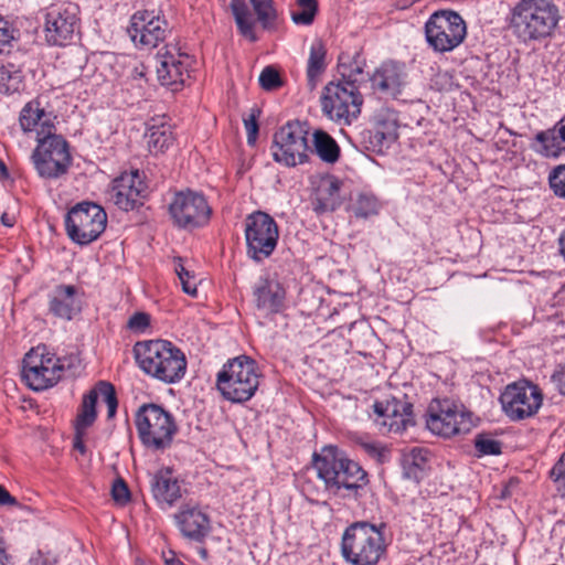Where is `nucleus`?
Wrapping results in <instances>:
<instances>
[{"label":"nucleus","mask_w":565,"mask_h":565,"mask_svg":"<svg viewBox=\"0 0 565 565\" xmlns=\"http://www.w3.org/2000/svg\"><path fill=\"white\" fill-rule=\"evenodd\" d=\"M259 377L256 361L247 355H239L223 365L217 374L216 385L225 399L244 403L255 395Z\"/></svg>","instance_id":"nucleus-5"},{"label":"nucleus","mask_w":565,"mask_h":565,"mask_svg":"<svg viewBox=\"0 0 565 565\" xmlns=\"http://www.w3.org/2000/svg\"><path fill=\"white\" fill-rule=\"evenodd\" d=\"M135 424L140 441L152 450L170 447L178 431L172 414L154 403L143 404L138 408Z\"/></svg>","instance_id":"nucleus-6"},{"label":"nucleus","mask_w":565,"mask_h":565,"mask_svg":"<svg viewBox=\"0 0 565 565\" xmlns=\"http://www.w3.org/2000/svg\"><path fill=\"white\" fill-rule=\"evenodd\" d=\"M313 147L318 157L327 163H335L340 158V147L326 131L316 130L313 134Z\"/></svg>","instance_id":"nucleus-35"},{"label":"nucleus","mask_w":565,"mask_h":565,"mask_svg":"<svg viewBox=\"0 0 565 565\" xmlns=\"http://www.w3.org/2000/svg\"><path fill=\"white\" fill-rule=\"evenodd\" d=\"M342 186L343 182L335 177L331 175L323 179L318 189L315 211L323 213L337 210L343 201V196L341 194Z\"/></svg>","instance_id":"nucleus-28"},{"label":"nucleus","mask_w":565,"mask_h":565,"mask_svg":"<svg viewBox=\"0 0 565 565\" xmlns=\"http://www.w3.org/2000/svg\"><path fill=\"white\" fill-rule=\"evenodd\" d=\"M427 427L443 437L467 434L473 427L472 414L454 401L437 399L429 405Z\"/></svg>","instance_id":"nucleus-12"},{"label":"nucleus","mask_w":565,"mask_h":565,"mask_svg":"<svg viewBox=\"0 0 565 565\" xmlns=\"http://www.w3.org/2000/svg\"><path fill=\"white\" fill-rule=\"evenodd\" d=\"M75 360L74 356L56 358L44 345L36 347L23 358L22 377L33 391H43L55 385L65 367H71Z\"/></svg>","instance_id":"nucleus-8"},{"label":"nucleus","mask_w":565,"mask_h":565,"mask_svg":"<svg viewBox=\"0 0 565 565\" xmlns=\"http://www.w3.org/2000/svg\"><path fill=\"white\" fill-rule=\"evenodd\" d=\"M212 210L202 193L190 189L175 192L169 203V215L172 223L183 230H192L205 225Z\"/></svg>","instance_id":"nucleus-15"},{"label":"nucleus","mask_w":565,"mask_h":565,"mask_svg":"<svg viewBox=\"0 0 565 565\" xmlns=\"http://www.w3.org/2000/svg\"><path fill=\"white\" fill-rule=\"evenodd\" d=\"M313 467L326 489L334 494L345 490L358 499L369 482L365 470L335 446L323 447L320 454H315Z\"/></svg>","instance_id":"nucleus-1"},{"label":"nucleus","mask_w":565,"mask_h":565,"mask_svg":"<svg viewBox=\"0 0 565 565\" xmlns=\"http://www.w3.org/2000/svg\"><path fill=\"white\" fill-rule=\"evenodd\" d=\"M150 324V316L145 312L134 313L128 321V327L135 331H143Z\"/></svg>","instance_id":"nucleus-50"},{"label":"nucleus","mask_w":565,"mask_h":565,"mask_svg":"<svg viewBox=\"0 0 565 565\" xmlns=\"http://www.w3.org/2000/svg\"><path fill=\"white\" fill-rule=\"evenodd\" d=\"M308 130L306 125L288 121L274 135L273 157L276 162L295 167L308 160Z\"/></svg>","instance_id":"nucleus-14"},{"label":"nucleus","mask_w":565,"mask_h":565,"mask_svg":"<svg viewBox=\"0 0 565 565\" xmlns=\"http://www.w3.org/2000/svg\"><path fill=\"white\" fill-rule=\"evenodd\" d=\"M175 523L182 535L202 543L211 532L210 518L195 507H183L174 514Z\"/></svg>","instance_id":"nucleus-23"},{"label":"nucleus","mask_w":565,"mask_h":565,"mask_svg":"<svg viewBox=\"0 0 565 565\" xmlns=\"http://www.w3.org/2000/svg\"><path fill=\"white\" fill-rule=\"evenodd\" d=\"M370 82L374 90L396 97L405 85L404 68L395 62H385L374 71Z\"/></svg>","instance_id":"nucleus-24"},{"label":"nucleus","mask_w":565,"mask_h":565,"mask_svg":"<svg viewBox=\"0 0 565 565\" xmlns=\"http://www.w3.org/2000/svg\"><path fill=\"white\" fill-rule=\"evenodd\" d=\"M259 85L265 90H275L282 85L278 71L273 66H266L259 75Z\"/></svg>","instance_id":"nucleus-43"},{"label":"nucleus","mask_w":565,"mask_h":565,"mask_svg":"<svg viewBox=\"0 0 565 565\" xmlns=\"http://www.w3.org/2000/svg\"><path fill=\"white\" fill-rule=\"evenodd\" d=\"M167 25V21L153 12L138 11L131 17L127 32L136 45L151 49L164 40Z\"/></svg>","instance_id":"nucleus-21"},{"label":"nucleus","mask_w":565,"mask_h":565,"mask_svg":"<svg viewBox=\"0 0 565 565\" xmlns=\"http://www.w3.org/2000/svg\"><path fill=\"white\" fill-rule=\"evenodd\" d=\"M230 7L239 33L250 42H256L258 40L254 31L256 22L245 0H232Z\"/></svg>","instance_id":"nucleus-32"},{"label":"nucleus","mask_w":565,"mask_h":565,"mask_svg":"<svg viewBox=\"0 0 565 565\" xmlns=\"http://www.w3.org/2000/svg\"><path fill=\"white\" fill-rule=\"evenodd\" d=\"M551 477L558 484L557 489L562 492V495H565V452L552 468Z\"/></svg>","instance_id":"nucleus-47"},{"label":"nucleus","mask_w":565,"mask_h":565,"mask_svg":"<svg viewBox=\"0 0 565 565\" xmlns=\"http://www.w3.org/2000/svg\"><path fill=\"white\" fill-rule=\"evenodd\" d=\"M254 303L265 316L277 315L285 308L286 290L274 278L260 277L253 288Z\"/></svg>","instance_id":"nucleus-22"},{"label":"nucleus","mask_w":565,"mask_h":565,"mask_svg":"<svg viewBox=\"0 0 565 565\" xmlns=\"http://www.w3.org/2000/svg\"><path fill=\"white\" fill-rule=\"evenodd\" d=\"M427 451L420 448H414L403 460V476L408 480L419 482L426 473Z\"/></svg>","instance_id":"nucleus-34"},{"label":"nucleus","mask_w":565,"mask_h":565,"mask_svg":"<svg viewBox=\"0 0 565 565\" xmlns=\"http://www.w3.org/2000/svg\"><path fill=\"white\" fill-rule=\"evenodd\" d=\"M97 391H89L84 395L79 413L76 417V431L85 430L96 419Z\"/></svg>","instance_id":"nucleus-36"},{"label":"nucleus","mask_w":565,"mask_h":565,"mask_svg":"<svg viewBox=\"0 0 565 565\" xmlns=\"http://www.w3.org/2000/svg\"><path fill=\"white\" fill-rule=\"evenodd\" d=\"M18 501L12 497L9 491L0 486V505H17Z\"/></svg>","instance_id":"nucleus-55"},{"label":"nucleus","mask_w":565,"mask_h":565,"mask_svg":"<svg viewBox=\"0 0 565 565\" xmlns=\"http://www.w3.org/2000/svg\"><path fill=\"white\" fill-rule=\"evenodd\" d=\"M107 214L93 202L83 201L74 205L65 216V228L72 242L88 245L105 231Z\"/></svg>","instance_id":"nucleus-10"},{"label":"nucleus","mask_w":565,"mask_h":565,"mask_svg":"<svg viewBox=\"0 0 565 565\" xmlns=\"http://www.w3.org/2000/svg\"><path fill=\"white\" fill-rule=\"evenodd\" d=\"M466 34L463 19L451 10L436 11L425 23L426 41L435 52L452 51L462 43Z\"/></svg>","instance_id":"nucleus-11"},{"label":"nucleus","mask_w":565,"mask_h":565,"mask_svg":"<svg viewBox=\"0 0 565 565\" xmlns=\"http://www.w3.org/2000/svg\"><path fill=\"white\" fill-rule=\"evenodd\" d=\"M362 73V65L356 60H354L353 63L350 64L348 72L342 73V76L347 78L343 84L347 86H350V83L355 85V83L358 82V75H361Z\"/></svg>","instance_id":"nucleus-51"},{"label":"nucleus","mask_w":565,"mask_h":565,"mask_svg":"<svg viewBox=\"0 0 565 565\" xmlns=\"http://www.w3.org/2000/svg\"><path fill=\"white\" fill-rule=\"evenodd\" d=\"M111 497L120 505H125L130 501V491L124 479L118 478L115 480L111 487Z\"/></svg>","instance_id":"nucleus-46"},{"label":"nucleus","mask_w":565,"mask_h":565,"mask_svg":"<svg viewBox=\"0 0 565 565\" xmlns=\"http://www.w3.org/2000/svg\"><path fill=\"white\" fill-rule=\"evenodd\" d=\"M92 391H97V397L100 396L107 405V418L115 417L118 399L116 395L115 386L106 381H99Z\"/></svg>","instance_id":"nucleus-40"},{"label":"nucleus","mask_w":565,"mask_h":565,"mask_svg":"<svg viewBox=\"0 0 565 565\" xmlns=\"http://www.w3.org/2000/svg\"><path fill=\"white\" fill-rule=\"evenodd\" d=\"M84 430H81L79 433L76 431V439L74 441V448L77 449L79 452L84 454L86 451V448H85V445L83 443V440L81 439L79 435L83 433Z\"/></svg>","instance_id":"nucleus-57"},{"label":"nucleus","mask_w":565,"mask_h":565,"mask_svg":"<svg viewBox=\"0 0 565 565\" xmlns=\"http://www.w3.org/2000/svg\"><path fill=\"white\" fill-rule=\"evenodd\" d=\"M38 138V146L32 153V162L39 175L45 179H57L67 173L72 163L67 141L53 134L54 126L43 122V132Z\"/></svg>","instance_id":"nucleus-7"},{"label":"nucleus","mask_w":565,"mask_h":565,"mask_svg":"<svg viewBox=\"0 0 565 565\" xmlns=\"http://www.w3.org/2000/svg\"><path fill=\"white\" fill-rule=\"evenodd\" d=\"M25 54L18 53L0 66V93L12 95L23 88Z\"/></svg>","instance_id":"nucleus-25"},{"label":"nucleus","mask_w":565,"mask_h":565,"mask_svg":"<svg viewBox=\"0 0 565 565\" xmlns=\"http://www.w3.org/2000/svg\"><path fill=\"white\" fill-rule=\"evenodd\" d=\"M147 184L139 170L124 172L113 181L109 200L122 211H131L142 205Z\"/></svg>","instance_id":"nucleus-19"},{"label":"nucleus","mask_w":565,"mask_h":565,"mask_svg":"<svg viewBox=\"0 0 565 565\" xmlns=\"http://www.w3.org/2000/svg\"><path fill=\"white\" fill-rule=\"evenodd\" d=\"M552 381L555 383L558 392L565 395V363L554 372Z\"/></svg>","instance_id":"nucleus-53"},{"label":"nucleus","mask_w":565,"mask_h":565,"mask_svg":"<svg viewBox=\"0 0 565 565\" xmlns=\"http://www.w3.org/2000/svg\"><path fill=\"white\" fill-rule=\"evenodd\" d=\"M502 409L512 420L532 417L543 402L541 390L529 382H518L508 385L500 396Z\"/></svg>","instance_id":"nucleus-16"},{"label":"nucleus","mask_w":565,"mask_h":565,"mask_svg":"<svg viewBox=\"0 0 565 565\" xmlns=\"http://www.w3.org/2000/svg\"><path fill=\"white\" fill-rule=\"evenodd\" d=\"M134 353L139 367L148 375L163 382L177 383L186 371L184 353L167 340L137 342Z\"/></svg>","instance_id":"nucleus-2"},{"label":"nucleus","mask_w":565,"mask_h":565,"mask_svg":"<svg viewBox=\"0 0 565 565\" xmlns=\"http://www.w3.org/2000/svg\"><path fill=\"white\" fill-rule=\"evenodd\" d=\"M173 264L174 271L180 279L182 290L192 297H196L198 288L194 274L184 267L182 257H174Z\"/></svg>","instance_id":"nucleus-41"},{"label":"nucleus","mask_w":565,"mask_h":565,"mask_svg":"<svg viewBox=\"0 0 565 565\" xmlns=\"http://www.w3.org/2000/svg\"><path fill=\"white\" fill-rule=\"evenodd\" d=\"M559 20L558 9L550 0H521L512 10L510 28L523 41L550 36Z\"/></svg>","instance_id":"nucleus-4"},{"label":"nucleus","mask_w":565,"mask_h":565,"mask_svg":"<svg viewBox=\"0 0 565 565\" xmlns=\"http://www.w3.org/2000/svg\"><path fill=\"white\" fill-rule=\"evenodd\" d=\"M299 9L291 12V20L297 25L312 24L318 12L317 0H297Z\"/></svg>","instance_id":"nucleus-39"},{"label":"nucleus","mask_w":565,"mask_h":565,"mask_svg":"<svg viewBox=\"0 0 565 565\" xmlns=\"http://www.w3.org/2000/svg\"><path fill=\"white\" fill-rule=\"evenodd\" d=\"M257 15V20L264 30L274 28L278 18V12L274 6V0H249Z\"/></svg>","instance_id":"nucleus-38"},{"label":"nucleus","mask_w":565,"mask_h":565,"mask_svg":"<svg viewBox=\"0 0 565 565\" xmlns=\"http://www.w3.org/2000/svg\"><path fill=\"white\" fill-rule=\"evenodd\" d=\"M363 448L366 451V454L377 459L379 461H384L387 454L386 449H384L383 447H381L380 444L376 443L363 444Z\"/></svg>","instance_id":"nucleus-52"},{"label":"nucleus","mask_w":565,"mask_h":565,"mask_svg":"<svg viewBox=\"0 0 565 565\" xmlns=\"http://www.w3.org/2000/svg\"><path fill=\"white\" fill-rule=\"evenodd\" d=\"M189 65L190 56L174 46H164L156 55L158 81L172 90H178L189 78Z\"/></svg>","instance_id":"nucleus-18"},{"label":"nucleus","mask_w":565,"mask_h":565,"mask_svg":"<svg viewBox=\"0 0 565 565\" xmlns=\"http://www.w3.org/2000/svg\"><path fill=\"white\" fill-rule=\"evenodd\" d=\"M381 204L377 198L371 193L361 192L353 200L350 210L358 218H367L376 215Z\"/></svg>","instance_id":"nucleus-37"},{"label":"nucleus","mask_w":565,"mask_h":565,"mask_svg":"<svg viewBox=\"0 0 565 565\" xmlns=\"http://www.w3.org/2000/svg\"><path fill=\"white\" fill-rule=\"evenodd\" d=\"M362 103V95L352 83L347 86L343 83L330 82L321 97L323 113L330 119L344 125H351L358 118Z\"/></svg>","instance_id":"nucleus-13"},{"label":"nucleus","mask_w":565,"mask_h":565,"mask_svg":"<svg viewBox=\"0 0 565 565\" xmlns=\"http://www.w3.org/2000/svg\"><path fill=\"white\" fill-rule=\"evenodd\" d=\"M244 235L247 257L259 264L275 252L279 227L268 213L255 211L245 217Z\"/></svg>","instance_id":"nucleus-9"},{"label":"nucleus","mask_w":565,"mask_h":565,"mask_svg":"<svg viewBox=\"0 0 565 565\" xmlns=\"http://www.w3.org/2000/svg\"><path fill=\"white\" fill-rule=\"evenodd\" d=\"M31 565H55V559L51 558L49 555H44L41 552H38L31 558Z\"/></svg>","instance_id":"nucleus-54"},{"label":"nucleus","mask_w":565,"mask_h":565,"mask_svg":"<svg viewBox=\"0 0 565 565\" xmlns=\"http://www.w3.org/2000/svg\"><path fill=\"white\" fill-rule=\"evenodd\" d=\"M473 444L479 456H497L502 452V443L487 433L478 434Z\"/></svg>","instance_id":"nucleus-42"},{"label":"nucleus","mask_w":565,"mask_h":565,"mask_svg":"<svg viewBox=\"0 0 565 565\" xmlns=\"http://www.w3.org/2000/svg\"><path fill=\"white\" fill-rule=\"evenodd\" d=\"M0 173L2 178L9 177L8 169L2 160H0Z\"/></svg>","instance_id":"nucleus-59"},{"label":"nucleus","mask_w":565,"mask_h":565,"mask_svg":"<svg viewBox=\"0 0 565 565\" xmlns=\"http://www.w3.org/2000/svg\"><path fill=\"white\" fill-rule=\"evenodd\" d=\"M509 494H510V492H509V487H505V489L502 491V493H501V495H500V497H501L502 499H504V498H507Z\"/></svg>","instance_id":"nucleus-62"},{"label":"nucleus","mask_w":565,"mask_h":565,"mask_svg":"<svg viewBox=\"0 0 565 565\" xmlns=\"http://www.w3.org/2000/svg\"><path fill=\"white\" fill-rule=\"evenodd\" d=\"M540 145L535 150L545 157H558L565 149L562 143L565 142V116L552 128L540 131L535 136Z\"/></svg>","instance_id":"nucleus-30"},{"label":"nucleus","mask_w":565,"mask_h":565,"mask_svg":"<svg viewBox=\"0 0 565 565\" xmlns=\"http://www.w3.org/2000/svg\"><path fill=\"white\" fill-rule=\"evenodd\" d=\"M8 555L6 553L4 547L0 543V565H7Z\"/></svg>","instance_id":"nucleus-58"},{"label":"nucleus","mask_w":565,"mask_h":565,"mask_svg":"<svg viewBox=\"0 0 565 565\" xmlns=\"http://www.w3.org/2000/svg\"><path fill=\"white\" fill-rule=\"evenodd\" d=\"M78 30L77 7L73 3L52 6L45 14V39L52 45L71 43Z\"/></svg>","instance_id":"nucleus-17"},{"label":"nucleus","mask_w":565,"mask_h":565,"mask_svg":"<svg viewBox=\"0 0 565 565\" xmlns=\"http://www.w3.org/2000/svg\"><path fill=\"white\" fill-rule=\"evenodd\" d=\"M326 56L327 49L322 41H313L307 64V85L310 90L316 89L320 76L327 68Z\"/></svg>","instance_id":"nucleus-31"},{"label":"nucleus","mask_w":565,"mask_h":565,"mask_svg":"<svg viewBox=\"0 0 565 565\" xmlns=\"http://www.w3.org/2000/svg\"><path fill=\"white\" fill-rule=\"evenodd\" d=\"M375 424L382 434L402 433L413 423V405L395 397L373 405Z\"/></svg>","instance_id":"nucleus-20"},{"label":"nucleus","mask_w":565,"mask_h":565,"mask_svg":"<svg viewBox=\"0 0 565 565\" xmlns=\"http://www.w3.org/2000/svg\"><path fill=\"white\" fill-rule=\"evenodd\" d=\"M163 559L167 565H184L175 557V554L172 551H170L168 555L163 554Z\"/></svg>","instance_id":"nucleus-56"},{"label":"nucleus","mask_w":565,"mask_h":565,"mask_svg":"<svg viewBox=\"0 0 565 565\" xmlns=\"http://www.w3.org/2000/svg\"><path fill=\"white\" fill-rule=\"evenodd\" d=\"M77 289L72 285H58L50 295L49 311L61 319L71 320L78 310L75 306Z\"/></svg>","instance_id":"nucleus-27"},{"label":"nucleus","mask_w":565,"mask_h":565,"mask_svg":"<svg viewBox=\"0 0 565 565\" xmlns=\"http://www.w3.org/2000/svg\"><path fill=\"white\" fill-rule=\"evenodd\" d=\"M199 554H200V556H201L202 558H204V559H206V558H207V551H206V548L201 547V548L199 550Z\"/></svg>","instance_id":"nucleus-61"},{"label":"nucleus","mask_w":565,"mask_h":565,"mask_svg":"<svg viewBox=\"0 0 565 565\" xmlns=\"http://www.w3.org/2000/svg\"><path fill=\"white\" fill-rule=\"evenodd\" d=\"M260 114H262V111L259 108L253 107L250 109L249 115L247 117H244V119H243L245 129L247 131V143L248 145H254L256 142L257 135H258L257 120H258Z\"/></svg>","instance_id":"nucleus-45"},{"label":"nucleus","mask_w":565,"mask_h":565,"mask_svg":"<svg viewBox=\"0 0 565 565\" xmlns=\"http://www.w3.org/2000/svg\"><path fill=\"white\" fill-rule=\"evenodd\" d=\"M145 138L149 151L154 154L164 152L174 140L171 126L159 118H152L147 122Z\"/></svg>","instance_id":"nucleus-29"},{"label":"nucleus","mask_w":565,"mask_h":565,"mask_svg":"<svg viewBox=\"0 0 565 565\" xmlns=\"http://www.w3.org/2000/svg\"><path fill=\"white\" fill-rule=\"evenodd\" d=\"M19 121H20V126H21L22 130L25 132L32 131L40 121H42V124L44 121L50 124L49 119H46V114H45L44 107L39 98L29 102L22 108V110L20 113ZM45 131H47V130L45 129ZM42 134H43V136L46 135V132H43V130H42L41 132H38V138Z\"/></svg>","instance_id":"nucleus-33"},{"label":"nucleus","mask_w":565,"mask_h":565,"mask_svg":"<svg viewBox=\"0 0 565 565\" xmlns=\"http://www.w3.org/2000/svg\"><path fill=\"white\" fill-rule=\"evenodd\" d=\"M396 138L395 127L393 124L385 125L381 121L377 122V128L374 132V139L379 142H391Z\"/></svg>","instance_id":"nucleus-48"},{"label":"nucleus","mask_w":565,"mask_h":565,"mask_svg":"<svg viewBox=\"0 0 565 565\" xmlns=\"http://www.w3.org/2000/svg\"><path fill=\"white\" fill-rule=\"evenodd\" d=\"M385 525L358 521L341 537V555L351 565H376L386 552Z\"/></svg>","instance_id":"nucleus-3"},{"label":"nucleus","mask_w":565,"mask_h":565,"mask_svg":"<svg viewBox=\"0 0 565 565\" xmlns=\"http://www.w3.org/2000/svg\"><path fill=\"white\" fill-rule=\"evenodd\" d=\"M548 183L556 196L565 198V164H559L550 172Z\"/></svg>","instance_id":"nucleus-44"},{"label":"nucleus","mask_w":565,"mask_h":565,"mask_svg":"<svg viewBox=\"0 0 565 565\" xmlns=\"http://www.w3.org/2000/svg\"><path fill=\"white\" fill-rule=\"evenodd\" d=\"M151 491L160 504L172 507L181 498V487L170 469L159 470L152 478Z\"/></svg>","instance_id":"nucleus-26"},{"label":"nucleus","mask_w":565,"mask_h":565,"mask_svg":"<svg viewBox=\"0 0 565 565\" xmlns=\"http://www.w3.org/2000/svg\"><path fill=\"white\" fill-rule=\"evenodd\" d=\"M18 31L3 18H0V53L2 47L15 39Z\"/></svg>","instance_id":"nucleus-49"},{"label":"nucleus","mask_w":565,"mask_h":565,"mask_svg":"<svg viewBox=\"0 0 565 565\" xmlns=\"http://www.w3.org/2000/svg\"><path fill=\"white\" fill-rule=\"evenodd\" d=\"M1 222L3 225L6 226H12V223L10 222L9 217H8V214L7 213H3L2 216H1Z\"/></svg>","instance_id":"nucleus-60"}]
</instances>
